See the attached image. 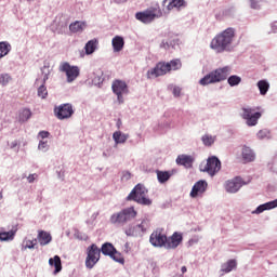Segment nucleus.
<instances>
[{"label":"nucleus","instance_id":"1","mask_svg":"<svg viewBox=\"0 0 277 277\" xmlns=\"http://www.w3.org/2000/svg\"><path fill=\"white\" fill-rule=\"evenodd\" d=\"M233 40H235V28H226L220 35H216L210 47L216 53H224V51H233Z\"/></svg>","mask_w":277,"mask_h":277},{"label":"nucleus","instance_id":"2","mask_svg":"<svg viewBox=\"0 0 277 277\" xmlns=\"http://www.w3.org/2000/svg\"><path fill=\"white\" fill-rule=\"evenodd\" d=\"M230 72H233V67L228 65L219 67L201 78L199 80V85H211L213 83H221V81H226Z\"/></svg>","mask_w":277,"mask_h":277},{"label":"nucleus","instance_id":"3","mask_svg":"<svg viewBox=\"0 0 277 277\" xmlns=\"http://www.w3.org/2000/svg\"><path fill=\"white\" fill-rule=\"evenodd\" d=\"M181 61L173 60L169 63L160 62L154 68H150L146 77L147 79H157V77H163V75H168L170 70H179L181 68Z\"/></svg>","mask_w":277,"mask_h":277},{"label":"nucleus","instance_id":"4","mask_svg":"<svg viewBox=\"0 0 277 277\" xmlns=\"http://www.w3.org/2000/svg\"><path fill=\"white\" fill-rule=\"evenodd\" d=\"M137 217V211L134 207L124 208L119 212H115L110 215L109 222L113 226H124L128 222H132Z\"/></svg>","mask_w":277,"mask_h":277},{"label":"nucleus","instance_id":"5","mask_svg":"<svg viewBox=\"0 0 277 277\" xmlns=\"http://www.w3.org/2000/svg\"><path fill=\"white\" fill-rule=\"evenodd\" d=\"M128 201L137 202V205H143L144 207H150L153 205V200L148 198V188L143 184H137L131 190V193L127 197Z\"/></svg>","mask_w":277,"mask_h":277},{"label":"nucleus","instance_id":"6","mask_svg":"<svg viewBox=\"0 0 277 277\" xmlns=\"http://www.w3.org/2000/svg\"><path fill=\"white\" fill-rule=\"evenodd\" d=\"M161 16H163V12H161L160 8H149L145 11L135 13L136 21H140V23H143L144 25H150V23H154L157 18H161Z\"/></svg>","mask_w":277,"mask_h":277},{"label":"nucleus","instance_id":"7","mask_svg":"<svg viewBox=\"0 0 277 277\" xmlns=\"http://www.w3.org/2000/svg\"><path fill=\"white\" fill-rule=\"evenodd\" d=\"M98 261H101V249H98L96 243H92L87 248V258L84 261L87 269H94V266Z\"/></svg>","mask_w":277,"mask_h":277},{"label":"nucleus","instance_id":"8","mask_svg":"<svg viewBox=\"0 0 277 277\" xmlns=\"http://www.w3.org/2000/svg\"><path fill=\"white\" fill-rule=\"evenodd\" d=\"M104 254V256H109L115 263H120V265H124V258L122 253H120L116 247L111 242H105L102 245L100 249V253Z\"/></svg>","mask_w":277,"mask_h":277},{"label":"nucleus","instance_id":"9","mask_svg":"<svg viewBox=\"0 0 277 277\" xmlns=\"http://www.w3.org/2000/svg\"><path fill=\"white\" fill-rule=\"evenodd\" d=\"M60 72H65L67 77V83H72V81L77 80V77L81 75V69L79 66L70 65V63L65 62L62 63L58 67Z\"/></svg>","mask_w":277,"mask_h":277},{"label":"nucleus","instance_id":"10","mask_svg":"<svg viewBox=\"0 0 277 277\" xmlns=\"http://www.w3.org/2000/svg\"><path fill=\"white\" fill-rule=\"evenodd\" d=\"M111 90L117 96L119 105L124 103V95L129 94V85L122 80H115L111 84Z\"/></svg>","mask_w":277,"mask_h":277},{"label":"nucleus","instance_id":"11","mask_svg":"<svg viewBox=\"0 0 277 277\" xmlns=\"http://www.w3.org/2000/svg\"><path fill=\"white\" fill-rule=\"evenodd\" d=\"M74 114L75 108L70 103L61 104L54 107V116L57 118V120H68V118H72Z\"/></svg>","mask_w":277,"mask_h":277},{"label":"nucleus","instance_id":"12","mask_svg":"<svg viewBox=\"0 0 277 277\" xmlns=\"http://www.w3.org/2000/svg\"><path fill=\"white\" fill-rule=\"evenodd\" d=\"M241 117L246 120L248 127H256V124H259V119L261 118V113H254V109L245 107L242 108Z\"/></svg>","mask_w":277,"mask_h":277},{"label":"nucleus","instance_id":"13","mask_svg":"<svg viewBox=\"0 0 277 277\" xmlns=\"http://www.w3.org/2000/svg\"><path fill=\"white\" fill-rule=\"evenodd\" d=\"M220 170H222V162L219 158L215 156L208 158L203 172H208L210 176H215Z\"/></svg>","mask_w":277,"mask_h":277},{"label":"nucleus","instance_id":"14","mask_svg":"<svg viewBox=\"0 0 277 277\" xmlns=\"http://www.w3.org/2000/svg\"><path fill=\"white\" fill-rule=\"evenodd\" d=\"M181 243H183V234L174 232L171 236H167V240L164 241V249L176 250Z\"/></svg>","mask_w":277,"mask_h":277},{"label":"nucleus","instance_id":"15","mask_svg":"<svg viewBox=\"0 0 277 277\" xmlns=\"http://www.w3.org/2000/svg\"><path fill=\"white\" fill-rule=\"evenodd\" d=\"M243 185H246V183H243L241 177H234L225 182V192H227V194H237Z\"/></svg>","mask_w":277,"mask_h":277},{"label":"nucleus","instance_id":"16","mask_svg":"<svg viewBox=\"0 0 277 277\" xmlns=\"http://www.w3.org/2000/svg\"><path fill=\"white\" fill-rule=\"evenodd\" d=\"M166 241L167 236L166 234L161 233V230H155L149 237V242L151 246H154V248H164Z\"/></svg>","mask_w":277,"mask_h":277},{"label":"nucleus","instance_id":"17","mask_svg":"<svg viewBox=\"0 0 277 277\" xmlns=\"http://www.w3.org/2000/svg\"><path fill=\"white\" fill-rule=\"evenodd\" d=\"M209 187V184L205 180H199L196 182L190 190V198H198V196H202Z\"/></svg>","mask_w":277,"mask_h":277},{"label":"nucleus","instance_id":"18","mask_svg":"<svg viewBox=\"0 0 277 277\" xmlns=\"http://www.w3.org/2000/svg\"><path fill=\"white\" fill-rule=\"evenodd\" d=\"M162 5L168 12H172V10H183V8H187V2L185 0H163Z\"/></svg>","mask_w":277,"mask_h":277},{"label":"nucleus","instance_id":"19","mask_svg":"<svg viewBox=\"0 0 277 277\" xmlns=\"http://www.w3.org/2000/svg\"><path fill=\"white\" fill-rule=\"evenodd\" d=\"M276 208H277V199L260 205L252 213L255 215H260V213H263V211H272V209H276Z\"/></svg>","mask_w":277,"mask_h":277},{"label":"nucleus","instance_id":"20","mask_svg":"<svg viewBox=\"0 0 277 277\" xmlns=\"http://www.w3.org/2000/svg\"><path fill=\"white\" fill-rule=\"evenodd\" d=\"M177 166H183L184 168H192L194 166V158L189 155H180L176 158Z\"/></svg>","mask_w":277,"mask_h":277},{"label":"nucleus","instance_id":"21","mask_svg":"<svg viewBox=\"0 0 277 277\" xmlns=\"http://www.w3.org/2000/svg\"><path fill=\"white\" fill-rule=\"evenodd\" d=\"M37 241L40 243V246H49V243L53 241V237L49 232L39 230Z\"/></svg>","mask_w":277,"mask_h":277},{"label":"nucleus","instance_id":"22","mask_svg":"<svg viewBox=\"0 0 277 277\" xmlns=\"http://www.w3.org/2000/svg\"><path fill=\"white\" fill-rule=\"evenodd\" d=\"M114 53H120L124 49V38L115 36L111 40Z\"/></svg>","mask_w":277,"mask_h":277},{"label":"nucleus","instance_id":"23","mask_svg":"<svg viewBox=\"0 0 277 277\" xmlns=\"http://www.w3.org/2000/svg\"><path fill=\"white\" fill-rule=\"evenodd\" d=\"M113 140L116 146H118V144H127V140H129V134L118 130L113 133Z\"/></svg>","mask_w":277,"mask_h":277},{"label":"nucleus","instance_id":"24","mask_svg":"<svg viewBox=\"0 0 277 277\" xmlns=\"http://www.w3.org/2000/svg\"><path fill=\"white\" fill-rule=\"evenodd\" d=\"M49 265L51 267H54V276H57V274H60V272H62V258H60V255H55L54 258H50L49 259Z\"/></svg>","mask_w":277,"mask_h":277},{"label":"nucleus","instance_id":"25","mask_svg":"<svg viewBox=\"0 0 277 277\" xmlns=\"http://www.w3.org/2000/svg\"><path fill=\"white\" fill-rule=\"evenodd\" d=\"M47 81H49V72L43 75L41 84L38 88V96L40 98H47V96H49V91L47 90V87L44 85V83H47Z\"/></svg>","mask_w":277,"mask_h":277},{"label":"nucleus","instance_id":"26","mask_svg":"<svg viewBox=\"0 0 277 277\" xmlns=\"http://www.w3.org/2000/svg\"><path fill=\"white\" fill-rule=\"evenodd\" d=\"M233 269H237V260H228L221 265L222 276H224V274H230Z\"/></svg>","mask_w":277,"mask_h":277},{"label":"nucleus","instance_id":"27","mask_svg":"<svg viewBox=\"0 0 277 277\" xmlns=\"http://www.w3.org/2000/svg\"><path fill=\"white\" fill-rule=\"evenodd\" d=\"M98 49V39H91L84 45L85 55H92Z\"/></svg>","mask_w":277,"mask_h":277},{"label":"nucleus","instance_id":"28","mask_svg":"<svg viewBox=\"0 0 277 277\" xmlns=\"http://www.w3.org/2000/svg\"><path fill=\"white\" fill-rule=\"evenodd\" d=\"M241 155H242V159L246 163H250V162L254 161V159H255L254 151L248 146L242 147Z\"/></svg>","mask_w":277,"mask_h":277},{"label":"nucleus","instance_id":"29","mask_svg":"<svg viewBox=\"0 0 277 277\" xmlns=\"http://www.w3.org/2000/svg\"><path fill=\"white\" fill-rule=\"evenodd\" d=\"M256 88L260 91L261 96H265L269 92V81L267 79H262L256 82Z\"/></svg>","mask_w":277,"mask_h":277},{"label":"nucleus","instance_id":"30","mask_svg":"<svg viewBox=\"0 0 277 277\" xmlns=\"http://www.w3.org/2000/svg\"><path fill=\"white\" fill-rule=\"evenodd\" d=\"M85 29V23L76 21L69 25L71 34H81Z\"/></svg>","mask_w":277,"mask_h":277},{"label":"nucleus","instance_id":"31","mask_svg":"<svg viewBox=\"0 0 277 277\" xmlns=\"http://www.w3.org/2000/svg\"><path fill=\"white\" fill-rule=\"evenodd\" d=\"M157 180L158 182L163 185V183H168L170 181V177L172 176V173L170 171H156Z\"/></svg>","mask_w":277,"mask_h":277},{"label":"nucleus","instance_id":"32","mask_svg":"<svg viewBox=\"0 0 277 277\" xmlns=\"http://www.w3.org/2000/svg\"><path fill=\"white\" fill-rule=\"evenodd\" d=\"M10 51H12V44H10V42H0V60H3L5 55H9Z\"/></svg>","mask_w":277,"mask_h":277},{"label":"nucleus","instance_id":"33","mask_svg":"<svg viewBox=\"0 0 277 277\" xmlns=\"http://www.w3.org/2000/svg\"><path fill=\"white\" fill-rule=\"evenodd\" d=\"M17 229H11L9 232L0 233V241H14V237H16Z\"/></svg>","mask_w":277,"mask_h":277},{"label":"nucleus","instance_id":"34","mask_svg":"<svg viewBox=\"0 0 277 277\" xmlns=\"http://www.w3.org/2000/svg\"><path fill=\"white\" fill-rule=\"evenodd\" d=\"M107 79H109V76H105L103 70L100 69L95 72V76L93 78V83L95 85H101L104 81H107Z\"/></svg>","mask_w":277,"mask_h":277},{"label":"nucleus","instance_id":"35","mask_svg":"<svg viewBox=\"0 0 277 277\" xmlns=\"http://www.w3.org/2000/svg\"><path fill=\"white\" fill-rule=\"evenodd\" d=\"M124 233L127 237H142V233L136 225H130L128 228H126Z\"/></svg>","mask_w":277,"mask_h":277},{"label":"nucleus","instance_id":"36","mask_svg":"<svg viewBox=\"0 0 277 277\" xmlns=\"http://www.w3.org/2000/svg\"><path fill=\"white\" fill-rule=\"evenodd\" d=\"M160 47L161 49H166L167 51L170 49H176V47H179V39L162 40Z\"/></svg>","mask_w":277,"mask_h":277},{"label":"nucleus","instance_id":"37","mask_svg":"<svg viewBox=\"0 0 277 277\" xmlns=\"http://www.w3.org/2000/svg\"><path fill=\"white\" fill-rule=\"evenodd\" d=\"M136 228H138V232L143 236L144 233H146L148 228H150V221L148 220V217L143 219L140 224H136Z\"/></svg>","mask_w":277,"mask_h":277},{"label":"nucleus","instance_id":"38","mask_svg":"<svg viewBox=\"0 0 277 277\" xmlns=\"http://www.w3.org/2000/svg\"><path fill=\"white\" fill-rule=\"evenodd\" d=\"M217 140V136L211 135V134H205L201 136V142L203 146H211L212 144H215V141Z\"/></svg>","mask_w":277,"mask_h":277},{"label":"nucleus","instance_id":"39","mask_svg":"<svg viewBox=\"0 0 277 277\" xmlns=\"http://www.w3.org/2000/svg\"><path fill=\"white\" fill-rule=\"evenodd\" d=\"M38 243V239H34V240H29V239H25L22 243V250H34V248H36Z\"/></svg>","mask_w":277,"mask_h":277},{"label":"nucleus","instance_id":"40","mask_svg":"<svg viewBox=\"0 0 277 277\" xmlns=\"http://www.w3.org/2000/svg\"><path fill=\"white\" fill-rule=\"evenodd\" d=\"M227 83H228V85H230V88H235V87L239 85V83H241V77H239L237 75L229 76L227 78Z\"/></svg>","mask_w":277,"mask_h":277},{"label":"nucleus","instance_id":"41","mask_svg":"<svg viewBox=\"0 0 277 277\" xmlns=\"http://www.w3.org/2000/svg\"><path fill=\"white\" fill-rule=\"evenodd\" d=\"M31 118V110L29 108H24L19 113V122H27Z\"/></svg>","mask_w":277,"mask_h":277},{"label":"nucleus","instance_id":"42","mask_svg":"<svg viewBox=\"0 0 277 277\" xmlns=\"http://www.w3.org/2000/svg\"><path fill=\"white\" fill-rule=\"evenodd\" d=\"M10 81H12V76H10V74L0 75V85H8Z\"/></svg>","mask_w":277,"mask_h":277},{"label":"nucleus","instance_id":"43","mask_svg":"<svg viewBox=\"0 0 277 277\" xmlns=\"http://www.w3.org/2000/svg\"><path fill=\"white\" fill-rule=\"evenodd\" d=\"M258 140H269V130H260L256 134Z\"/></svg>","mask_w":277,"mask_h":277},{"label":"nucleus","instance_id":"44","mask_svg":"<svg viewBox=\"0 0 277 277\" xmlns=\"http://www.w3.org/2000/svg\"><path fill=\"white\" fill-rule=\"evenodd\" d=\"M49 148H50L49 142L39 141L38 150H41V153H48Z\"/></svg>","mask_w":277,"mask_h":277},{"label":"nucleus","instance_id":"45","mask_svg":"<svg viewBox=\"0 0 277 277\" xmlns=\"http://www.w3.org/2000/svg\"><path fill=\"white\" fill-rule=\"evenodd\" d=\"M251 10H261V0H250Z\"/></svg>","mask_w":277,"mask_h":277},{"label":"nucleus","instance_id":"46","mask_svg":"<svg viewBox=\"0 0 277 277\" xmlns=\"http://www.w3.org/2000/svg\"><path fill=\"white\" fill-rule=\"evenodd\" d=\"M38 135L41 137V140H47L51 133H49V131H40Z\"/></svg>","mask_w":277,"mask_h":277},{"label":"nucleus","instance_id":"47","mask_svg":"<svg viewBox=\"0 0 277 277\" xmlns=\"http://www.w3.org/2000/svg\"><path fill=\"white\" fill-rule=\"evenodd\" d=\"M173 96H175V98H179V96H181V88L180 87L173 88Z\"/></svg>","mask_w":277,"mask_h":277},{"label":"nucleus","instance_id":"48","mask_svg":"<svg viewBox=\"0 0 277 277\" xmlns=\"http://www.w3.org/2000/svg\"><path fill=\"white\" fill-rule=\"evenodd\" d=\"M38 179V174L34 173V174H29L27 176V181L28 183H34V181H36Z\"/></svg>","mask_w":277,"mask_h":277},{"label":"nucleus","instance_id":"49","mask_svg":"<svg viewBox=\"0 0 277 277\" xmlns=\"http://www.w3.org/2000/svg\"><path fill=\"white\" fill-rule=\"evenodd\" d=\"M18 146V141H13L10 145V148L14 149Z\"/></svg>","mask_w":277,"mask_h":277},{"label":"nucleus","instance_id":"50","mask_svg":"<svg viewBox=\"0 0 277 277\" xmlns=\"http://www.w3.org/2000/svg\"><path fill=\"white\" fill-rule=\"evenodd\" d=\"M123 180L129 181V179H131V173L130 172H126L122 176Z\"/></svg>","mask_w":277,"mask_h":277},{"label":"nucleus","instance_id":"51","mask_svg":"<svg viewBox=\"0 0 277 277\" xmlns=\"http://www.w3.org/2000/svg\"><path fill=\"white\" fill-rule=\"evenodd\" d=\"M116 127H117V129H120V127H122V120L118 119Z\"/></svg>","mask_w":277,"mask_h":277},{"label":"nucleus","instance_id":"52","mask_svg":"<svg viewBox=\"0 0 277 277\" xmlns=\"http://www.w3.org/2000/svg\"><path fill=\"white\" fill-rule=\"evenodd\" d=\"M181 272H182V274H185L187 272V267L186 266H182Z\"/></svg>","mask_w":277,"mask_h":277},{"label":"nucleus","instance_id":"53","mask_svg":"<svg viewBox=\"0 0 277 277\" xmlns=\"http://www.w3.org/2000/svg\"><path fill=\"white\" fill-rule=\"evenodd\" d=\"M3 199V194L2 193H0V200H2Z\"/></svg>","mask_w":277,"mask_h":277},{"label":"nucleus","instance_id":"54","mask_svg":"<svg viewBox=\"0 0 277 277\" xmlns=\"http://www.w3.org/2000/svg\"><path fill=\"white\" fill-rule=\"evenodd\" d=\"M39 81H40V79H37V80H36V85H38Z\"/></svg>","mask_w":277,"mask_h":277},{"label":"nucleus","instance_id":"55","mask_svg":"<svg viewBox=\"0 0 277 277\" xmlns=\"http://www.w3.org/2000/svg\"><path fill=\"white\" fill-rule=\"evenodd\" d=\"M28 2H31V1H34V0H27Z\"/></svg>","mask_w":277,"mask_h":277},{"label":"nucleus","instance_id":"56","mask_svg":"<svg viewBox=\"0 0 277 277\" xmlns=\"http://www.w3.org/2000/svg\"><path fill=\"white\" fill-rule=\"evenodd\" d=\"M78 237V239H80L81 238V236H77Z\"/></svg>","mask_w":277,"mask_h":277},{"label":"nucleus","instance_id":"57","mask_svg":"<svg viewBox=\"0 0 277 277\" xmlns=\"http://www.w3.org/2000/svg\"><path fill=\"white\" fill-rule=\"evenodd\" d=\"M80 239H85V238H83V237H80Z\"/></svg>","mask_w":277,"mask_h":277}]
</instances>
